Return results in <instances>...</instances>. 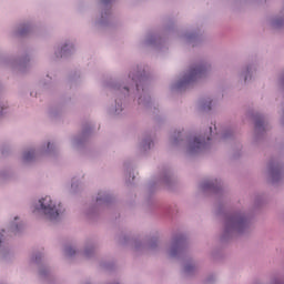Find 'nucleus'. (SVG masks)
<instances>
[{"mask_svg": "<svg viewBox=\"0 0 284 284\" xmlns=\"http://www.w3.org/2000/svg\"><path fill=\"white\" fill-rule=\"evenodd\" d=\"M63 212H65V209H63V204L49 195L40 197L33 204V214H42V216H44L48 221H51L52 223L59 221Z\"/></svg>", "mask_w": 284, "mask_h": 284, "instance_id": "1", "label": "nucleus"}, {"mask_svg": "<svg viewBox=\"0 0 284 284\" xmlns=\"http://www.w3.org/2000/svg\"><path fill=\"white\" fill-rule=\"evenodd\" d=\"M20 33L23 34V31H21Z\"/></svg>", "mask_w": 284, "mask_h": 284, "instance_id": "31", "label": "nucleus"}, {"mask_svg": "<svg viewBox=\"0 0 284 284\" xmlns=\"http://www.w3.org/2000/svg\"><path fill=\"white\" fill-rule=\"evenodd\" d=\"M21 230V222H19V216L13 217V221L10 222L8 226V232L11 234H17Z\"/></svg>", "mask_w": 284, "mask_h": 284, "instance_id": "8", "label": "nucleus"}, {"mask_svg": "<svg viewBox=\"0 0 284 284\" xmlns=\"http://www.w3.org/2000/svg\"><path fill=\"white\" fill-rule=\"evenodd\" d=\"M52 150H54V143H48L47 152H52Z\"/></svg>", "mask_w": 284, "mask_h": 284, "instance_id": "20", "label": "nucleus"}, {"mask_svg": "<svg viewBox=\"0 0 284 284\" xmlns=\"http://www.w3.org/2000/svg\"><path fill=\"white\" fill-rule=\"evenodd\" d=\"M3 233H6V230H2Z\"/></svg>", "mask_w": 284, "mask_h": 284, "instance_id": "30", "label": "nucleus"}, {"mask_svg": "<svg viewBox=\"0 0 284 284\" xmlns=\"http://www.w3.org/2000/svg\"><path fill=\"white\" fill-rule=\"evenodd\" d=\"M172 145H182L185 148L189 154H199V152H203L205 148H207V142H205V138L201 136H185V134L181 131L174 132L171 138Z\"/></svg>", "mask_w": 284, "mask_h": 284, "instance_id": "3", "label": "nucleus"}, {"mask_svg": "<svg viewBox=\"0 0 284 284\" xmlns=\"http://www.w3.org/2000/svg\"><path fill=\"white\" fill-rule=\"evenodd\" d=\"M222 139H227V135L224 133V134L222 135Z\"/></svg>", "mask_w": 284, "mask_h": 284, "instance_id": "23", "label": "nucleus"}, {"mask_svg": "<svg viewBox=\"0 0 284 284\" xmlns=\"http://www.w3.org/2000/svg\"><path fill=\"white\" fill-rule=\"evenodd\" d=\"M203 77H205L204 72L185 73L180 80H178V82L174 83L173 90H176V92H183V90H187V88L193 83L201 81Z\"/></svg>", "mask_w": 284, "mask_h": 284, "instance_id": "4", "label": "nucleus"}, {"mask_svg": "<svg viewBox=\"0 0 284 284\" xmlns=\"http://www.w3.org/2000/svg\"><path fill=\"white\" fill-rule=\"evenodd\" d=\"M136 88H138V90H140V88H141V84L136 83Z\"/></svg>", "mask_w": 284, "mask_h": 284, "instance_id": "24", "label": "nucleus"}, {"mask_svg": "<svg viewBox=\"0 0 284 284\" xmlns=\"http://www.w3.org/2000/svg\"><path fill=\"white\" fill-rule=\"evenodd\" d=\"M116 108L114 110V114H121V112H123V108L121 106V103H116Z\"/></svg>", "mask_w": 284, "mask_h": 284, "instance_id": "17", "label": "nucleus"}, {"mask_svg": "<svg viewBox=\"0 0 284 284\" xmlns=\"http://www.w3.org/2000/svg\"><path fill=\"white\" fill-rule=\"evenodd\" d=\"M139 103H143V100L141 98L139 99Z\"/></svg>", "mask_w": 284, "mask_h": 284, "instance_id": "25", "label": "nucleus"}, {"mask_svg": "<svg viewBox=\"0 0 284 284\" xmlns=\"http://www.w3.org/2000/svg\"><path fill=\"white\" fill-rule=\"evenodd\" d=\"M39 152L34 151L33 149H29L23 152L22 160L24 163H30L31 161H34L37 159Z\"/></svg>", "mask_w": 284, "mask_h": 284, "instance_id": "7", "label": "nucleus"}, {"mask_svg": "<svg viewBox=\"0 0 284 284\" xmlns=\"http://www.w3.org/2000/svg\"><path fill=\"white\" fill-rule=\"evenodd\" d=\"M201 110H204L205 112L212 110V99L207 98L200 102Z\"/></svg>", "mask_w": 284, "mask_h": 284, "instance_id": "10", "label": "nucleus"}, {"mask_svg": "<svg viewBox=\"0 0 284 284\" xmlns=\"http://www.w3.org/2000/svg\"><path fill=\"white\" fill-rule=\"evenodd\" d=\"M109 201H110V196L105 194V192H100L97 196L98 205H104V203H108Z\"/></svg>", "mask_w": 284, "mask_h": 284, "instance_id": "9", "label": "nucleus"}, {"mask_svg": "<svg viewBox=\"0 0 284 284\" xmlns=\"http://www.w3.org/2000/svg\"><path fill=\"white\" fill-rule=\"evenodd\" d=\"M210 133H212V128H210Z\"/></svg>", "mask_w": 284, "mask_h": 284, "instance_id": "29", "label": "nucleus"}, {"mask_svg": "<svg viewBox=\"0 0 284 284\" xmlns=\"http://www.w3.org/2000/svg\"><path fill=\"white\" fill-rule=\"evenodd\" d=\"M206 141H210V136L206 138Z\"/></svg>", "mask_w": 284, "mask_h": 284, "instance_id": "28", "label": "nucleus"}, {"mask_svg": "<svg viewBox=\"0 0 284 284\" xmlns=\"http://www.w3.org/2000/svg\"><path fill=\"white\" fill-rule=\"evenodd\" d=\"M93 252H94L93 248H87V250H84V256H87V258H88L92 255Z\"/></svg>", "mask_w": 284, "mask_h": 284, "instance_id": "18", "label": "nucleus"}, {"mask_svg": "<svg viewBox=\"0 0 284 284\" xmlns=\"http://www.w3.org/2000/svg\"><path fill=\"white\" fill-rule=\"evenodd\" d=\"M282 85H284V79L282 80Z\"/></svg>", "mask_w": 284, "mask_h": 284, "instance_id": "27", "label": "nucleus"}, {"mask_svg": "<svg viewBox=\"0 0 284 284\" xmlns=\"http://www.w3.org/2000/svg\"><path fill=\"white\" fill-rule=\"evenodd\" d=\"M154 145V142L150 138L143 140L142 142V150L148 151Z\"/></svg>", "mask_w": 284, "mask_h": 284, "instance_id": "12", "label": "nucleus"}, {"mask_svg": "<svg viewBox=\"0 0 284 284\" xmlns=\"http://www.w3.org/2000/svg\"><path fill=\"white\" fill-rule=\"evenodd\" d=\"M62 52H65V47L62 49Z\"/></svg>", "mask_w": 284, "mask_h": 284, "instance_id": "26", "label": "nucleus"}, {"mask_svg": "<svg viewBox=\"0 0 284 284\" xmlns=\"http://www.w3.org/2000/svg\"><path fill=\"white\" fill-rule=\"evenodd\" d=\"M265 131V123L263 121H257L255 123V132H264Z\"/></svg>", "mask_w": 284, "mask_h": 284, "instance_id": "13", "label": "nucleus"}, {"mask_svg": "<svg viewBox=\"0 0 284 284\" xmlns=\"http://www.w3.org/2000/svg\"><path fill=\"white\" fill-rule=\"evenodd\" d=\"M268 174L271 176V181L276 183V181H278V179L282 176L281 166L278 164H270Z\"/></svg>", "mask_w": 284, "mask_h": 284, "instance_id": "6", "label": "nucleus"}, {"mask_svg": "<svg viewBox=\"0 0 284 284\" xmlns=\"http://www.w3.org/2000/svg\"><path fill=\"white\" fill-rule=\"evenodd\" d=\"M250 230V217L247 214L240 212L226 217L224 222L223 236L230 239V236H236L239 234H245Z\"/></svg>", "mask_w": 284, "mask_h": 284, "instance_id": "2", "label": "nucleus"}, {"mask_svg": "<svg viewBox=\"0 0 284 284\" xmlns=\"http://www.w3.org/2000/svg\"><path fill=\"white\" fill-rule=\"evenodd\" d=\"M6 110H8V103L6 101H0V116L6 114Z\"/></svg>", "mask_w": 284, "mask_h": 284, "instance_id": "14", "label": "nucleus"}, {"mask_svg": "<svg viewBox=\"0 0 284 284\" xmlns=\"http://www.w3.org/2000/svg\"><path fill=\"white\" fill-rule=\"evenodd\" d=\"M65 256H74L77 254V251L72 246H67L64 250Z\"/></svg>", "mask_w": 284, "mask_h": 284, "instance_id": "15", "label": "nucleus"}, {"mask_svg": "<svg viewBox=\"0 0 284 284\" xmlns=\"http://www.w3.org/2000/svg\"><path fill=\"white\" fill-rule=\"evenodd\" d=\"M183 252V239H174L169 248L166 250V254L171 256V258H176Z\"/></svg>", "mask_w": 284, "mask_h": 284, "instance_id": "5", "label": "nucleus"}, {"mask_svg": "<svg viewBox=\"0 0 284 284\" xmlns=\"http://www.w3.org/2000/svg\"><path fill=\"white\" fill-rule=\"evenodd\" d=\"M202 190H216L219 187V184L216 181H205L201 184Z\"/></svg>", "mask_w": 284, "mask_h": 284, "instance_id": "11", "label": "nucleus"}, {"mask_svg": "<svg viewBox=\"0 0 284 284\" xmlns=\"http://www.w3.org/2000/svg\"><path fill=\"white\" fill-rule=\"evenodd\" d=\"M191 72H205L204 69L197 68V69H193L191 70Z\"/></svg>", "mask_w": 284, "mask_h": 284, "instance_id": "22", "label": "nucleus"}, {"mask_svg": "<svg viewBox=\"0 0 284 284\" xmlns=\"http://www.w3.org/2000/svg\"><path fill=\"white\" fill-rule=\"evenodd\" d=\"M252 79V73H245V75H244V81H245V83H247V81H250Z\"/></svg>", "mask_w": 284, "mask_h": 284, "instance_id": "21", "label": "nucleus"}, {"mask_svg": "<svg viewBox=\"0 0 284 284\" xmlns=\"http://www.w3.org/2000/svg\"><path fill=\"white\" fill-rule=\"evenodd\" d=\"M193 270H194V264H187V265L184 267L185 274H192Z\"/></svg>", "mask_w": 284, "mask_h": 284, "instance_id": "16", "label": "nucleus"}, {"mask_svg": "<svg viewBox=\"0 0 284 284\" xmlns=\"http://www.w3.org/2000/svg\"><path fill=\"white\" fill-rule=\"evenodd\" d=\"M270 284H281V278L278 277H273L270 282Z\"/></svg>", "mask_w": 284, "mask_h": 284, "instance_id": "19", "label": "nucleus"}]
</instances>
